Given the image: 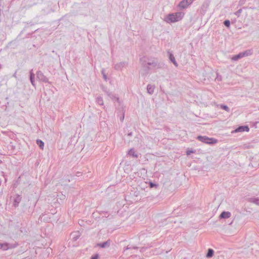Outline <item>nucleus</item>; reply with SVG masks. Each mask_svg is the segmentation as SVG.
I'll use <instances>...</instances> for the list:
<instances>
[{
    "label": "nucleus",
    "instance_id": "nucleus-1",
    "mask_svg": "<svg viewBox=\"0 0 259 259\" xmlns=\"http://www.w3.org/2000/svg\"><path fill=\"white\" fill-rule=\"evenodd\" d=\"M140 61L142 66L148 71H156L166 67L163 62L159 61L158 59L155 57L144 56L140 59Z\"/></svg>",
    "mask_w": 259,
    "mask_h": 259
},
{
    "label": "nucleus",
    "instance_id": "nucleus-2",
    "mask_svg": "<svg viewBox=\"0 0 259 259\" xmlns=\"http://www.w3.org/2000/svg\"><path fill=\"white\" fill-rule=\"evenodd\" d=\"M184 15L185 13L183 12L171 13L166 16L164 21L168 23H175L182 20Z\"/></svg>",
    "mask_w": 259,
    "mask_h": 259
},
{
    "label": "nucleus",
    "instance_id": "nucleus-3",
    "mask_svg": "<svg viewBox=\"0 0 259 259\" xmlns=\"http://www.w3.org/2000/svg\"><path fill=\"white\" fill-rule=\"evenodd\" d=\"M196 139L203 143L212 145L218 142V140L213 138H209L206 136H198Z\"/></svg>",
    "mask_w": 259,
    "mask_h": 259
},
{
    "label": "nucleus",
    "instance_id": "nucleus-4",
    "mask_svg": "<svg viewBox=\"0 0 259 259\" xmlns=\"http://www.w3.org/2000/svg\"><path fill=\"white\" fill-rule=\"evenodd\" d=\"M194 0H182L178 4V7L181 9H186L189 7Z\"/></svg>",
    "mask_w": 259,
    "mask_h": 259
},
{
    "label": "nucleus",
    "instance_id": "nucleus-5",
    "mask_svg": "<svg viewBox=\"0 0 259 259\" xmlns=\"http://www.w3.org/2000/svg\"><path fill=\"white\" fill-rule=\"evenodd\" d=\"M36 76L37 78L39 79V80L45 83H50L49 79L44 74V73L41 71H37Z\"/></svg>",
    "mask_w": 259,
    "mask_h": 259
},
{
    "label": "nucleus",
    "instance_id": "nucleus-6",
    "mask_svg": "<svg viewBox=\"0 0 259 259\" xmlns=\"http://www.w3.org/2000/svg\"><path fill=\"white\" fill-rule=\"evenodd\" d=\"M128 65V62L126 61L121 62L114 65V68L117 71L121 70L124 67Z\"/></svg>",
    "mask_w": 259,
    "mask_h": 259
},
{
    "label": "nucleus",
    "instance_id": "nucleus-7",
    "mask_svg": "<svg viewBox=\"0 0 259 259\" xmlns=\"http://www.w3.org/2000/svg\"><path fill=\"white\" fill-rule=\"evenodd\" d=\"M17 246V245H10L9 243L7 242L0 243V249L6 251L10 248H15Z\"/></svg>",
    "mask_w": 259,
    "mask_h": 259
},
{
    "label": "nucleus",
    "instance_id": "nucleus-8",
    "mask_svg": "<svg viewBox=\"0 0 259 259\" xmlns=\"http://www.w3.org/2000/svg\"><path fill=\"white\" fill-rule=\"evenodd\" d=\"M81 236V233L79 231H74L70 234V237L73 241L77 240Z\"/></svg>",
    "mask_w": 259,
    "mask_h": 259
},
{
    "label": "nucleus",
    "instance_id": "nucleus-9",
    "mask_svg": "<svg viewBox=\"0 0 259 259\" xmlns=\"http://www.w3.org/2000/svg\"><path fill=\"white\" fill-rule=\"evenodd\" d=\"M22 199V197L20 195L17 194L14 199V202H13V205L16 207L18 206L19 204L21 202Z\"/></svg>",
    "mask_w": 259,
    "mask_h": 259
},
{
    "label": "nucleus",
    "instance_id": "nucleus-10",
    "mask_svg": "<svg viewBox=\"0 0 259 259\" xmlns=\"http://www.w3.org/2000/svg\"><path fill=\"white\" fill-rule=\"evenodd\" d=\"M167 54L168 55V58L170 61L174 64L176 67H178V64L176 61L175 58L172 53L170 51H168Z\"/></svg>",
    "mask_w": 259,
    "mask_h": 259
},
{
    "label": "nucleus",
    "instance_id": "nucleus-11",
    "mask_svg": "<svg viewBox=\"0 0 259 259\" xmlns=\"http://www.w3.org/2000/svg\"><path fill=\"white\" fill-rule=\"evenodd\" d=\"M236 132H249V128L247 125H242L239 126L235 130Z\"/></svg>",
    "mask_w": 259,
    "mask_h": 259
},
{
    "label": "nucleus",
    "instance_id": "nucleus-12",
    "mask_svg": "<svg viewBox=\"0 0 259 259\" xmlns=\"http://www.w3.org/2000/svg\"><path fill=\"white\" fill-rule=\"evenodd\" d=\"M231 215V213L229 211H223L220 215V219H228L229 218Z\"/></svg>",
    "mask_w": 259,
    "mask_h": 259
},
{
    "label": "nucleus",
    "instance_id": "nucleus-13",
    "mask_svg": "<svg viewBox=\"0 0 259 259\" xmlns=\"http://www.w3.org/2000/svg\"><path fill=\"white\" fill-rule=\"evenodd\" d=\"M249 202L254 203L257 205H259V197H250L247 199Z\"/></svg>",
    "mask_w": 259,
    "mask_h": 259
},
{
    "label": "nucleus",
    "instance_id": "nucleus-14",
    "mask_svg": "<svg viewBox=\"0 0 259 259\" xmlns=\"http://www.w3.org/2000/svg\"><path fill=\"white\" fill-rule=\"evenodd\" d=\"M155 86L151 84H148L147 87V90L148 94L152 95L154 93L155 90Z\"/></svg>",
    "mask_w": 259,
    "mask_h": 259
},
{
    "label": "nucleus",
    "instance_id": "nucleus-15",
    "mask_svg": "<svg viewBox=\"0 0 259 259\" xmlns=\"http://www.w3.org/2000/svg\"><path fill=\"white\" fill-rule=\"evenodd\" d=\"M128 154L134 158H138V154L136 153V151L134 148H131L129 150Z\"/></svg>",
    "mask_w": 259,
    "mask_h": 259
},
{
    "label": "nucleus",
    "instance_id": "nucleus-16",
    "mask_svg": "<svg viewBox=\"0 0 259 259\" xmlns=\"http://www.w3.org/2000/svg\"><path fill=\"white\" fill-rule=\"evenodd\" d=\"M35 75L33 72V70H31L30 71V80L33 86H35V81H34Z\"/></svg>",
    "mask_w": 259,
    "mask_h": 259
},
{
    "label": "nucleus",
    "instance_id": "nucleus-17",
    "mask_svg": "<svg viewBox=\"0 0 259 259\" xmlns=\"http://www.w3.org/2000/svg\"><path fill=\"white\" fill-rule=\"evenodd\" d=\"M57 197V200L59 203L62 202L66 199V196L63 194L58 195Z\"/></svg>",
    "mask_w": 259,
    "mask_h": 259
},
{
    "label": "nucleus",
    "instance_id": "nucleus-18",
    "mask_svg": "<svg viewBox=\"0 0 259 259\" xmlns=\"http://www.w3.org/2000/svg\"><path fill=\"white\" fill-rule=\"evenodd\" d=\"M240 53L242 57L249 56L252 54V51L250 50H247Z\"/></svg>",
    "mask_w": 259,
    "mask_h": 259
},
{
    "label": "nucleus",
    "instance_id": "nucleus-19",
    "mask_svg": "<svg viewBox=\"0 0 259 259\" xmlns=\"http://www.w3.org/2000/svg\"><path fill=\"white\" fill-rule=\"evenodd\" d=\"M214 254V250L211 248H209L207 250V252L206 254L207 258H211Z\"/></svg>",
    "mask_w": 259,
    "mask_h": 259
},
{
    "label": "nucleus",
    "instance_id": "nucleus-20",
    "mask_svg": "<svg viewBox=\"0 0 259 259\" xmlns=\"http://www.w3.org/2000/svg\"><path fill=\"white\" fill-rule=\"evenodd\" d=\"M98 245L99 246H100V247H101V248H106L107 247L109 246L110 243L108 241H106V242H102V243H99L98 244Z\"/></svg>",
    "mask_w": 259,
    "mask_h": 259
},
{
    "label": "nucleus",
    "instance_id": "nucleus-21",
    "mask_svg": "<svg viewBox=\"0 0 259 259\" xmlns=\"http://www.w3.org/2000/svg\"><path fill=\"white\" fill-rule=\"evenodd\" d=\"M96 102L99 105L103 106L104 105L103 98L101 96H99L96 98Z\"/></svg>",
    "mask_w": 259,
    "mask_h": 259
},
{
    "label": "nucleus",
    "instance_id": "nucleus-22",
    "mask_svg": "<svg viewBox=\"0 0 259 259\" xmlns=\"http://www.w3.org/2000/svg\"><path fill=\"white\" fill-rule=\"evenodd\" d=\"M243 58L241 53H239L238 54L235 55L232 57V60L234 61H237L241 58Z\"/></svg>",
    "mask_w": 259,
    "mask_h": 259
},
{
    "label": "nucleus",
    "instance_id": "nucleus-23",
    "mask_svg": "<svg viewBox=\"0 0 259 259\" xmlns=\"http://www.w3.org/2000/svg\"><path fill=\"white\" fill-rule=\"evenodd\" d=\"M220 107L221 109L226 111L228 112H229L230 111V108L226 105L221 104L220 105Z\"/></svg>",
    "mask_w": 259,
    "mask_h": 259
},
{
    "label": "nucleus",
    "instance_id": "nucleus-24",
    "mask_svg": "<svg viewBox=\"0 0 259 259\" xmlns=\"http://www.w3.org/2000/svg\"><path fill=\"white\" fill-rule=\"evenodd\" d=\"M36 143L40 148L43 149L44 146V143L41 140L38 139L37 140Z\"/></svg>",
    "mask_w": 259,
    "mask_h": 259
},
{
    "label": "nucleus",
    "instance_id": "nucleus-25",
    "mask_svg": "<svg viewBox=\"0 0 259 259\" xmlns=\"http://www.w3.org/2000/svg\"><path fill=\"white\" fill-rule=\"evenodd\" d=\"M138 247H137V246L128 245L125 248H124L123 252H125L126 250L132 249H138Z\"/></svg>",
    "mask_w": 259,
    "mask_h": 259
},
{
    "label": "nucleus",
    "instance_id": "nucleus-26",
    "mask_svg": "<svg viewBox=\"0 0 259 259\" xmlns=\"http://www.w3.org/2000/svg\"><path fill=\"white\" fill-rule=\"evenodd\" d=\"M101 73H102V74L103 75V78L104 79V80L107 81V79H108V77H107V75L105 73V71L104 69H103L102 70Z\"/></svg>",
    "mask_w": 259,
    "mask_h": 259
},
{
    "label": "nucleus",
    "instance_id": "nucleus-27",
    "mask_svg": "<svg viewBox=\"0 0 259 259\" xmlns=\"http://www.w3.org/2000/svg\"><path fill=\"white\" fill-rule=\"evenodd\" d=\"M194 153H195V150H193L192 149H188L186 151V154L187 155H190L191 154Z\"/></svg>",
    "mask_w": 259,
    "mask_h": 259
},
{
    "label": "nucleus",
    "instance_id": "nucleus-28",
    "mask_svg": "<svg viewBox=\"0 0 259 259\" xmlns=\"http://www.w3.org/2000/svg\"><path fill=\"white\" fill-rule=\"evenodd\" d=\"M242 12V9H239L237 11L234 13V14L237 17H239L240 16L241 13Z\"/></svg>",
    "mask_w": 259,
    "mask_h": 259
},
{
    "label": "nucleus",
    "instance_id": "nucleus-29",
    "mask_svg": "<svg viewBox=\"0 0 259 259\" xmlns=\"http://www.w3.org/2000/svg\"><path fill=\"white\" fill-rule=\"evenodd\" d=\"M224 24L227 27H229L230 26V21L229 20H226L224 22Z\"/></svg>",
    "mask_w": 259,
    "mask_h": 259
},
{
    "label": "nucleus",
    "instance_id": "nucleus-30",
    "mask_svg": "<svg viewBox=\"0 0 259 259\" xmlns=\"http://www.w3.org/2000/svg\"><path fill=\"white\" fill-rule=\"evenodd\" d=\"M149 186L151 188H154V187H157L158 186V185L153 183V182H150L149 183Z\"/></svg>",
    "mask_w": 259,
    "mask_h": 259
},
{
    "label": "nucleus",
    "instance_id": "nucleus-31",
    "mask_svg": "<svg viewBox=\"0 0 259 259\" xmlns=\"http://www.w3.org/2000/svg\"><path fill=\"white\" fill-rule=\"evenodd\" d=\"M246 1V0H240L239 1V4H238L239 6H241L244 5Z\"/></svg>",
    "mask_w": 259,
    "mask_h": 259
},
{
    "label": "nucleus",
    "instance_id": "nucleus-32",
    "mask_svg": "<svg viewBox=\"0 0 259 259\" xmlns=\"http://www.w3.org/2000/svg\"><path fill=\"white\" fill-rule=\"evenodd\" d=\"M99 257V255L98 254H95L94 255H93L91 257V259H98Z\"/></svg>",
    "mask_w": 259,
    "mask_h": 259
},
{
    "label": "nucleus",
    "instance_id": "nucleus-33",
    "mask_svg": "<svg viewBox=\"0 0 259 259\" xmlns=\"http://www.w3.org/2000/svg\"><path fill=\"white\" fill-rule=\"evenodd\" d=\"M124 118V113L123 112L121 116L120 117V120L121 121H123Z\"/></svg>",
    "mask_w": 259,
    "mask_h": 259
},
{
    "label": "nucleus",
    "instance_id": "nucleus-34",
    "mask_svg": "<svg viewBox=\"0 0 259 259\" xmlns=\"http://www.w3.org/2000/svg\"><path fill=\"white\" fill-rule=\"evenodd\" d=\"M81 173L80 172L78 171L76 172V176L77 177H79L81 176Z\"/></svg>",
    "mask_w": 259,
    "mask_h": 259
},
{
    "label": "nucleus",
    "instance_id": "nucleus-35",
    "mask_svg": "<svg viewBox=\"0 0 259 259\" xmlns=\"http://www.w3.org/2000/svg\"><path fill=\"white\" fill-rule=\"evenodd\" d=\"M217 78V79L218 80H222V77H221V76L220 77H219V76L218 75Z\"/></svg>",
    "mask_w": 259,
    "mask_h": 259
},
{
    "label": "nucleus",
    "instance_id": "nucleus-36",
    "mask_svg": "<svg viewBox=\"0 0 259 259\" xmlns=\"http://www.w3.org/2000/svg\"><path fill=\"white\" fill-rule=\"evenodd\" d=\"M144 249H145V248H142L140 249V252H143L144 251Z\"/></svg>",
    "mask_w": 259,
    "mask_h": 259
},
{
    "label": "nucleus",
    "instance_id": "nucleus-37",
    "mask_svg": "<svg viewBox=\"0 0 259 259\" xmlns=\"http://www.w3.org/2000/svg\"><path fill=\"white\" fill-rule=\"evenodd\" d=\"M132 135H133L132 132H130V133H128V134H127V135H128V136H132Z\"/></svg>",
    "mask_w": 259,
    "mask_h": 259
},
{
    "label": "nucleus",
    "instance_id": "nucleus-38",
    "mask_svg": "<svg viewBox=\"0 0 259 259\" xmlns=\"http://www.w3.org/2000/svg\"><path fill=\"white\" fill-rule=\"evenodd\" d=\"M13 76L15 77H16V72L14 74Z\"/></svg>",
    "mask_w": 259,
    "mask_h": 259
},
{
    "label": "nucleus",
    "instance_id": "nucleus-39",
    "mask_svg": "<svg viewBox=\"0 0 259 259\" xmlns=\"http://www.w3.org/2000/svg\"><path fill=\"white\" fill-rule=\"evenodd\" d=\"M2 68V66L1 64H0V70Z\"/></svg>",
    "mask_w": 259,
    "mask_h": 259
},
{
    "label": "nucleus",
    "instance_id": "nucleus-40",
    "mask_svg": "<svg viewBox=\"0 0 259 259\" xmlns=\"http://www.w3.org/2000/svg\"><path fill=\"white\" fill-rule=\"evenodd\" d=\"M2 163V161L0 160V164Z\"/></svg>",
    "mask_w": 259,
    "mask_h": 259
},
{
    "label": "nucleus",
    "instance_id": "nucleus-41",
    "mask_svg": "<svg viewBox=\"0 0 259 259\" xmlns=\"http://www.w3.org/2000/svg\"><path fill=\"white\" fill-rule=\"evenodd\" d=\"M242 9H246V7H243Z\"/></svg>",
    "mask_w": 259,
    "mask_h": 259
},
{
    "label": "nucleus",
    "instance_id": "nucleus-42",
    "mask_svg": "<svg viewBox=\"0 0 259 259\" xmlns=\"http://www.w3.org/2000/svg\"><path fill=\"white\" fill-rule=\"evenodd\" d=\"M67 181V182H70V180H69V179H68Z\"/></svg>",
    "mask_w": 259,
    "mask_h": 259
}]
</instances>
